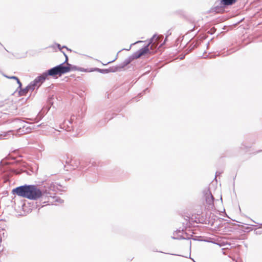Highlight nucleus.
<instances>
[{
  "label": "nucleus",
  "instance_id": "aec40b11",
  "mask_svg": "<svg viewBox=\"0 0 262 262\" xmlns=\"http://www.w3.org/2000/svg\"><path fill=\"white\" fill-rule=\"evenodd\" d=\"M222 172H223L222 171H217V172H216L215 178H216V177H217V176H219V175H220L221 174H222Z\"/></svg>",
  "mask_w": 262,
  "mask_h": 262
},
{
  "label": "nucleus",
  "instance_id": "5701e85b",
  "mask_svg": "<svg viewBox=\"0 0 262 262\" xmlns=\"http://www.w3.org/2000/svg\"><path fill=\"white\" fill-rule=\"evenodd\" d=\"M72 119H71L70 120L68 121L70 123H72Z\"/></svg>",
  "mask_w": 262,
  "mask_h": 262
},
{
  "label": "nucleus",
  "instance_id": "393cba45",
  "mask_svg": "<svg viewBox=\"0 0 262 262\" xmlns=\"http://www.w3.org/2000/svg\"><path fill=\"white\" fill-rule=\"evenodd\" d=\"M148 91V89H146L145 90H144V92H146V91Z\"/></svg>",
  "mask_w": 262,
  "mask_h": 262
},
{
  "label": "nucleus",
  "instance_id": "39448f33",
  "mask_svg": "<svg viewBox=\"0 0 262 262\" xmlns=\"http://www.w3.org/2000/svg\"><path fill=\"white\" fill-rule=\"evenodd\" d=\"M40 82L39 81V78L36 77L33 81H32L29 84H28L25 88L19 89V94L20 96L26 95V94L29 91H33L36 86L39 87L40 85Z\"/></svg>",
  "mask_w": 262,
  "mask_h": 262
},
{
  "label": "nucleus",
  "instance_id": "412c9836",
  "mask_svg": "<svg viewBox=\"0 0 262 262\" xmlns=\"http://www.w3.org/2000/svg\"><path fill=\"white\" fill-rule=\"evenodd\" d=\"M171 34V33L169 32V31H167V34H166V38L164 40V42L166 41V39H167V37H168V36H169V35Z\"/></svg>",
  "mask_w": 262,
  "mask_h": 262
},
{
  "label": "nucleus",
  "instance_id": "6ab92c4d",
  "mask_svg": "<svg viewBox=\"0 0 262 262\" xmlns=\"http://www.w3.org/2000/svg\"><path fill=\"white\" fill-rule=\"evenodd\" d=\"M70 68H71V70H75L77 69V67L75 66H73L71 64V66H70Z\"/></svg>",
  "mask_w": 262,
  "mask_h": 262
},
{
  "label": "nucleus",
  "instance_id": "4be33fe9",
  "mask_svg": "<svg viewBox=\"0 0 262 262\" xmlns=\"http://www.w3.org/2000/svg\"><path fill=\"white\" fill-rule=\"evenodd\" d=\"M2 241V233H0V243H1Z\"/></svg>",
  "mask_w": 262,
  "mask_h": 262
},
{
  "label": "nucleus",
  "instance_id": "2eb2a0df",
  "mask_svg": "<svg viewBox=\"0 0 262 262\" xmlns=\"http://www.w3.org/2000/svg\"><path fill=\"white\" fill-rule=\"evenodd\" d=\"M56 45L60 51H61V49H62V48H66L67 50H69V49L66 46H63L62 47H61L60 45H59L58 43H57Z\"/></svg>",
  "mask_w": 262,
  "mask_h": 262
},
{
  "label": "nucleus",
  "instance_id": "f257e3e1",
  "mask_svg": "<svg viewBox=\"0 0 262 262\" xmlns=\"http://www.w3.org/2000/svg\"><path fill=\"white\" fill-rule=\"evenodd\" d=\"M12 192L30 200L36 201L40 198L44 200L43 192L36 185H21L13 189Z\"/></svg>",
  "mask_w": 262,
  "mask_h": 262
},
{
  "label": "nucleus",
  "instance_id": "a878e982",
  "mask_svg": "<svg viewBox=\"0 0 262 262\" xmlns=\"http://www.w3.org/2000/svg\"><path fill=\"white\" fill-rule=\"evenodd\" d=\"M130 47L129 48V49H127V51H129V50H130Z\"/></svg>",
  "mask_w": 262,
  "mask_h": 262
},
{
  "label": "nucleus",
  "instance_id": "423d86ee",
  "mask_svg": "<svg viewBox=\"0 0 262 262\" xmlns=\"http://www.w3.org/2000/svg\"><path fill=\"white\" fill-rule=\"evenodd\" d=\"M57 75L59 76V73L57 66H55L43 73L41 75L37 77L39 78L40 83H42L46 80L48 76L55 77Z\"/></svg>",
  "mask_w": 262,
  "mask_h": 262
},
{
  "label": "nucleus",
  "instance_id": "1a4fd4ad",
  "mask_svg": "<svg viewBox=\"0 0 262 262\" xmlns=\"http://www.w3.org/2000/svg\"><path fill=\"white\" fill-rule=\"evenodd\" d=\"M95 70L103 74L108 73L110 72H116L117 71V69H116V67H111L107 69H101L99 68H96Z\"/></svg>",
  "mask_w": 262,
  "mask_h": 262
},
{
  "label": "nucleus",
  "instance_id": "20e7f679",
  "mask_svg": "<svg viewBox=\"0 0 262 262\" xmlns=\"http://www.w3.org/2000/svg\"><path fill=\"white\" fill-rule=\"evenodd\" d=\"M58 187H61V186L58 185L56 183L48 182L46 183L44 189L42 190L43 192L44 201L43 203L48 202L49 200L46 201V198L49 200V198H52V195L55 193L57 189H59Z\"/></svg>",
  "mask_w": 262,
  "mask_h": 262
},
{
  "label": "nucleus",
  "instance_id": "dca6fc26",
  "mask_svg": "<svg viewBox=\"0 0 262 262\" xmlns=\"http://www.w3.org/2000/svg\"><path fill=\"white\" fill-rule=\"evenodd\" d=\"M5 76L7 77V78H9V79H15L16 80H17L18 79L17 77L14 76L9 77V76H5Z\"/></svg>",
  "mask_w": 262,
  "mask_h": 262
},
{
  "label": "nucleus",
  "instance_id": "ddd939ff",
  "mask_svg": "<svg viewBox=\"0 0 262 262\" xmlns=\"http://www.w3.org/2000/svg\"><path fill=\"white\" fill-rule=\"evenodd\" d=\"M71 162H72V160L69 158V157H67L66 158V163L67 165H71Z\"/></svg>",
  "mask_w": 262,
  "mask_h": 262
},
{
  "label": "nucleus",
  "instance_id": "0eeeda50",
  "mask_svg": "<svg viewBox=\"0 0 262 262\" xmlns=\"http://www.w3.org/2000/svg\"><path fill=\"white\" fill-rule=\"evenodd\" d=\"M204 195L205 197L206 202L208 205V208L212 209L214 208V197L209 191L207 189L204 191Z\"/></svg>",
  "mask_w": 262,
  "mask_h": 262
},
{
  "label": "nucleus",
  "instance_id": "7ed1b4c3",
  "mask_svg": "<svg viewBox=\"0 0 262 262\" xmlns=\"http://www.w3.org/2000/svg\"><path fill=\"white\" fill-rule=\"evenodd\" d=\"M13 123L18 127L16 130V134L18 135L29 133L34 128L32 124L25 122L18 118L15 119Z\"/></svg>",
  "mask_w": 262,
  "mask_h": 262
},
{
  "label": "nucleus",
  "instance_id": "9b49d317",
  "mask_svg": "<svg viewBox=\"0 0 262 262\" xmlns=\"http://www.w3.org/2000/svg\"><path fill=\"white\" fill-rule=\"evenodd\" d=\"M80 166L81 168H84V167H86L89 164H88V160H81L79 162Z\"/></svg>",
  "mask_w": 262,
  "mask_h": 262
},
{
  "label": "nucleus",
  "instance_id": "f8f14e48",
  "mask_svg": "<svg viewBox=\"0 0 262 262\" xmlns=\"http://www.w3.org/2000/svg\"><path fill=\"white\" fill-rule=\"evenodd\" d=\"M54 199H55V202H57L59 204H61L63 202V200L61 199L59 197H53Z\"/></svg>",
  "mask_w": 262,
  "mask_h": 262
},
{
  "label": "nucleus",
  "instance_id": "9d476101",
  "mask_svg": "<svg viewBox=\"0 0 262 262\" xmlns=\"http://www.w3.org/2000/svg\"><path fill=\"white\" fill-rule=\"evenodd\" d=\"M236 0H221V3L224 6L232 5L236 2Z\"/></svg>",
  "mask_w": 262,
  "mask_h": 262
},
{
  "label": "nucleus",
  "instance_id": "6e6552de",
  "mask_svg": "<svg viewBox=\"0 0 262 262\" xmlns=\"http://www.w3.org/2000/svg\"><path fill=\"white\" fill-rule=\"evenodd\" d=\"M56 66L58 69L59 76H61L62 74L67 73L71 71V68L70 66H71V64L69 63H67V66H64V63H62Z\"/></svg>",
  "mask_w": 262,
  "mask_h": 262
},
{
  "label": "nucleus",
  "instance_id": "f03ea898",
  "mask_svg": "<svg viewBox=\"0 0 262 262\" xmlns=\"http://www.w3.org/2000/svg\"><path fill=\"white\" fill-rule=\"evenodd\" d=\"M162 38V35L157 36V34H154L152 38H150L148 43L146 46H144L143 48L134 53L132 56H130L127 58L125 59L123 62L121 63L118 66H115L116 69H117V71H121L122 69L129 64L134 59H138L142 56L148 53L149 52V45L150 44H152V45H157Z\"/></svg>",
  "mask_w": 262,
  "mask_h": 262
},
{
  "label": "nucleus",
  "instance_id": "f3484780",
  "mask_svg": "<svg viewBox=\"0 0 262 262\" xmlns=\"http://www.w3.org/2000/svg\"><path fill=\"white\" fill-rule=\"evenodd\" d=\"M17 83L18 84L19 86H18V88L17 89V90L18 89H20L21 88V83L20 82V80H19V79H18L17 80Z\"/></svg>",
  "mask_w": 262,
  "mask_h": 262
},
{
  "label": "nucleus",
  "instance_id": "b1692460",
  "mask_svg": "<svg viewBox=\"0 0 262 262\" xmlns=\"http://www.w3.org/2000/svg\"><path fill=\"white\" fill-rule=\"evenodd\" d=\"M115 61V60H113V61H109L107 63H110L112 62H113V61Z\"/></svg>",
  "mask_w": 262,
  "mask_h": 262
},
{
  "label": "nucleus",
  "instance_id": "a211bd4d",
  "mask_svg": "<svg viewBox=\"0 0 262 262\" xmlns=\"http://www.w3.org/2000/svg\"><path fill=\"white\" fill-rule=\"evenodd\" d=\"M62 52L63 53L64 56L66 57V60H65V61L63 63H64V64L66 63H68L67 62H68V56L66 55V54L64 52Z\"/></svg>",
  "mask_w": 262,
  "mask_h": 262
},
{
  "label": "nucleus",
  "instance_id": "4468645a",
  "mask_svg": "<svg viewBox=\"0 0 262 262\" xmlns=\"http://www.w3.org/2000/svg\"><path fill=\"white\" fill-rule=\"evenodd\" d=\"M0 233H2V238L3 237H5L6 236V233L5 232V230L4 229H2L1 230H0Z\"/></svg>",
  "mask_w": 262,
  "mask_h": 262
}]
</instances>
